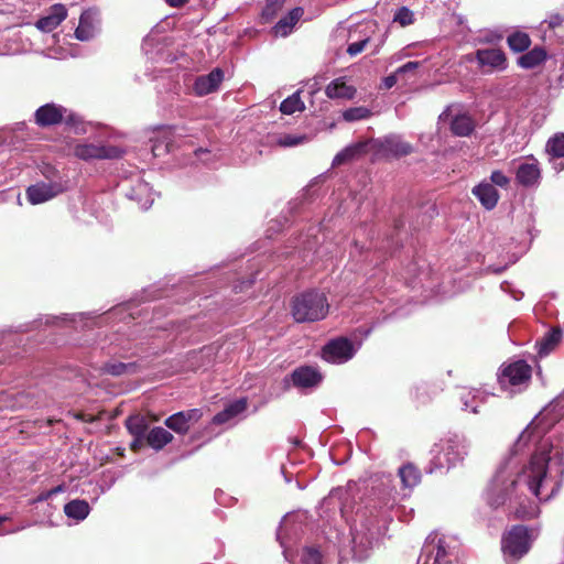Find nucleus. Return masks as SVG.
<instances>
[{
    "label": "nucleus",
    "instance_id": "1",
    "mask_svg": "<svg viewBox=\"0 0 564 564\" xmlns=\"http://www.w3.org/2000/svg\"><path fill=\"white\" fill-rule=\"evenodd\" d=\"M564 414V391L538 415L516 441L509 457L498 467L484 491L486 503L492 508L507 507L518 518L532 519L540 513L531 500L549 501L561 489L564 479L562 449L543 434L542 421Z\"/></svg>",
    "mask_w": 564,
    "mask_h": 564
},
{
    "label": "nucleus",
    "instance_id": "2",
    "mask_svg": "<svg viewBox=\"0 0 564 564\" xmlns=\"http://www.w3.org/2000/svg\"><path fill=\"white\" fill-rule=\"evenodd\" d=\"M398 475L402 484V491L397 490L393 477L390 474H377L371 478L370 506L384 517L392 511L400 501L408 497L406 490L414 488L421 480L420 470L412 464L399 468Z\"/></svg>",
    "mask_w": 564,
    "mask_h": 564
},
{
    "label": "nucleus",
    "instance_id": "3",
    "mask_svg": "<svg viewBox=\"0 0 564 564\" xmlns=\"http://www.w3.org/2000/svg\"><path fill=\"white\" fill-rule=\"evenodd\" d=\"M469 443L463 435H451L436 443L432 449L429 473H446L463 463L468 455Z\"/></svg>",
    "mask_w": 564,
    "mask_h": 564
},
{
    "label": "nucleus",
    "instance_id": "4",
    "mask_svg": "<svg viewBox=\"0 0 564 564\" xmlns=\"http://www.w3.org/2000/svg\"><path fill=\"white\" fill-rule=\"evenodd\" d=\"M328 302L324 293L311 291L296 296L292 304V315L299 323L323 319L328 313Z\"/></svg>",
    "mask_w": 564,
    "mask_h": 564
},
{
    "label": "nucleus",
    "instance_id": "5",
    "mask_svg": "<svg viewBox=\"0 0 564 564\" xmlns=\"http://www.w3.org/2000/svg\"><path fill=\"white\" fill-rule=\"evenodd\" d=\"M538 532L524 525H513L508 530L501 541V550L507 562H517L531 549Z\"/></svg>",
    "mask_w": 564,
    "mask_h": 564
},
{
    "label": "nucleus",
    "instance_id": "6",
    "mask_svg": "<svg viewBox=\"0 0 564 564\" xmlns=\"http://www.w3.org/2000/svg\"><path fill=\"white\" fill-rule=\"evenodd\" d=\"M445 536L430 535L423 546L417 564H458Z\"/></svg>",
    "mask_w": 564,
    "mask_h": 564
},
{
    "label": "nucleus",
    "instance_id": "7",
    "mask_svg": "<svg viewBox=\"0 0 564 564\" xmlns=\"http://www.w3.org/2000/svg\"><path fill=\"white\" fill-rule=\"evenodd\" d=\"M532 369L524 360H517L501 368L499 383L511 392L527 388L531 380Z\"/></svg>",
    "mask_w": 564,
    "mask_h": 564
},
{
    "label": "nucleus",
    "instance_id": "8",
    "mask_svg": "<svg viewBox=\"0 0 564 564\" xmlns=\"http://www.w3.org/2000/svg\"><path fill=\"white\" fill-rule=\"evenodd\" d=\"M380 529L377 525H368L361 523L360 528H356L352 533V551L358 560H364L368 556V552L373 549L378 542Z\"/></svg>",
    "mask_w": 564,
    "mask_h": 564
},
{
    "label": "nucleus",
    "instance_id": "9",
    "mask_svg": "<svg viewBox=\"0 0 564 564\" xmlns=\"http://www.w3.org/2000/svg\"><path fill=\"white\" fill-rule=\"evenodd\" d=\"M359 346L360 344L355 346L354 343L346 337H338L324 346L322 356L328 362L344 364L355 356Z\"/></svg>",
    "mask_w": 564,
    "mask_h": 564
},
{
    "label": "nucleus",
    "instance_id": "10",
    "mask_svg": "<svg viewBox=\"0 0 564 564\" xmlns=\"http://www.w3.org/2000/svg\"><path fill=\"white\" fill-rule=\"evenodd\" d=\"M123 151L113 145H102L95 143H77L74 148V154L80 160H107L117 159L122 155Z\"/></svg>",
    "mask_w": 564,
    "mask_h": 564
},
{
    "label": "nucleus",
    "instance_id": "11",
    "mask_svg": "<svg viewBox=\"0 0 564 564\" xmlns=\"http://www.w3.org/2000/svg\"><path fill=\"white\" fill-rule=\"evenodd\" d=\"M441 121H448L451 130L455 135L467 137L475 129V122L471 117L460 112L458 107L451 106L440 115Z\"/></svg>",
    "mask_w": 564,
    "mask_h": 564
},
{
    "label": "nucleus",
    "instance_id": "12",
    "mask_svg": "<svg viewBox=\"0 0 564 564\" xmlns=\"http://www.w3.org/2000/svg\"><path fill=\"white\" fill-rule=\"evenodd\" d=\"M65 189L66 186L61 182H40L28 187L26 196L32 205H37L54 198Z\"/></svg>",
    "mask_w": 564,
    "mask_h": 564
},
{
    "label": "nucleus",
    "instance_id": "13",
    "mask_svg": "<svg viewBox=\"0 0 564 564\" xmlns=\"http://www.w3.org/2000/svg\"><path fill=\"white\" fill-rule=\"evenodd\" d=\"M299 535V525L294 522L293 516H286L281 521L276 532V539L283 549V555L288 561L292 558L291 545Z\"/></svg>",
    "mask_w": 564,
    "mask_h": 564
},
{
    "label": "nucleus",
    "instance_id": "14",
    "mask_svg": "<svg viewBox=\"0 0 564 564\" xmlns=\"http://www.w3.org/2000/svg\"><path fill=\"white\" fill-rule=\"evenodd\" d=\"M203 413L199 409L177 412L165 420V425L177 434H185L192 425L199 421Z\"/></svg>",
    "mask_w": 564,
    "mask_h": 564
},
{
    "label": "nucleus",
    "instance_id": "15",
    "mask_svg": "<svg viewBox=\"0 0 564 564\" xmlns=\"http://www.w3.org/2000/svg\"><path fill=\"white\" fill-rule=\"evenodd\" d=\"M476 59L484 72L503 70L507 67L506 55L499 48L477 50Z\"/></svg>",
    "mask_w": 564,
    "mask_h": 564
},
{
    "label": "nucleus",
    "instance_id": "16",
    "mask_svg": "<svg viewBox=\"0 0 564 564\" xmlns=\"http://www.w3.org/2000/svg\"><path fill=\"white\" fill-rule=\"evenodd\" d=\"M378 152L384 156L399 158L412 152V145L404 142L399 135L391 134L376 141Z\"/></svg>",
    "mask_w": 564,
    "mask_h": 564
},
{
    "label": "nucleus",
    "instance_id": "17",
    "mask_svg": "<svg viewBox=\"0 0 564 564\" xmlns=\"http://www.w3.org/2000/svg\"><path fill=\"white\" fill-rule=\"evenodd\" d=\"M516 178L522 186H536L541 178V170L538 160L528 158L520 162L516 170Z\"/></svg>",
    "mask_w": 564,
    "mask_h": 564
},
{
    "label": "nucleus",
    "instance_id": "18",
    "mask_svg": "<svg viewBox=\"0 0 564 564\" xmlns=\"http://www.w3.org/2000/svg\"><path fill=\"white\" fill-rule=\"evenodd\" d=\"M66 115V108L55 104H46L35 111V121L41 127H48L62 122Z\"/></svg>",
    "mask_w": 564,
    "mask_h": 564
},
{
    "label": "nucleus",
    "instance_id": "19",
    "mask_svg": "<svg viewBox=\"0 0 564 564\" xmlns=\"http://www.w3.org/2000/svg\"><path fill=\"white\" fill-rule=\"evenodd\" d=\"M545 152L549 161L553 164L556 172L564 170V133L557 132L551 137L545 145Z\"/></svg>",
    "mask_w": 564,
    "mask_h": 564
},
{
    "label": "nucleus",
    "instance_id": "20",
    "mask_svg": "<svg viewBox=\"0 0 564 564\" xmlns=\"http://www.w3.org/2000/svg\"><path fill=\"white\" fill-rule=\"evenodd\" d=\"M223 79V70L220 68H215L209 74L196 78L194 84V91L198 96L208 95L217 90Z\"/></svg>",
    "mask_w": 564,
    "mask_h": 564
},
{
    "label": "nucleus",
    "instance_id": "21",
    "mask_svg": "<svg viewBox=\"0 0 564 564\" xmlns=\"http://www.w3.org/2000/svg\"><path fill=\"white\" fill-rule=\"evenodd\" d=\"M67 17V9L61 3L52 6L46 15L36 22V28L43 32L56 29Z\"/></svg>",
    "mask_w": 564,
    "mask_h": 564
},
{
    "label": "nucleus",
    "instance_id": "22",
    "mask_svg": "<svg viewBox=\"0 0 564 564\" xmlns=\"http://www.w3.org/2000/svg\"><path fill=\"white\" fill-rule=\"evenodd\" d=\"M292 382L297 388H313L322 381L321 372L311 366H304L292 372Z\"/></svg>",
    "mask_w": 564,
    "mask_h": 564
},
{
    "label": "nucleus",
    "instance_id": "23",
    "mask_svg": "<svg viewBox=\"0 0 564 564\" xmlns=\"http://www.w3.org/2000/svg\"><path fill=\"white\" fill-rule=\"evenodd\" d=\"M127 197L135 200L141 209H149L154 202V193L149 183L138 180L135 184L127 193Z\"/></svg>",
    "mask_w": 564,
    "mask_h": 564
},
{
    "label": "nucleus",
    "instance_id": "24",
    "mask_svg": "<svg viewBox=\"0 0 564 564\" xmlns=\"http://www.w3.org/2000/svg\"><path fill=\"white\" fill-rule=\"evenodd\" d=\"M98 13L94 10H86L80 14L79 24L75 30V36L79 41H89L96 33V17Z\"/></svg>",
    "mask_w": 564,
    "mask_h": 564
},
{
    "label": "nucleus",
    "instance_id": "25",
    "mask_svg": "<svg viewBox=\"0 0 564 564\" xmlns=\"http://www.w3.org/2000/svg\"><path fill=\"white\" fill-rule=\"evenodd\" d=\"M357 90L354 86L348 85L345 77L332 80L325 88V94L330 99H347L355 97Z\"/></svg>",
    "mask_w": 564,
    "mask_h": 564
},
{
    "label": "nucleus",
    "instance_id": "26",
    "mask_svg": "<svg viewBox=\"0 0 564 564\" xmlns=\"http://www.w3.org/2000/svg\"><path fill=\"white\" fill-rule=\"evenodd\" d=\"M473 194L480 204L488 210L496 207L499 194L495 186L490 183L482 182L473 188Z\"/></svg>",
    "mask_w": 564,
    "mask_h": 564
},
{
    "label": "nucleus",
    "instance_id": "27",
    "mask_svg": "<svg viewBox=\"0 0 564 564\" xmlns=\"http://www.w3.org/2000/svg\"><path fill=\"white\" fill-rule=\"evenodd\" d=\"M247 409V400L245 398L238 399L229 404L226 408L217 413L214 419V424H225L231 422L236 416L246 411Z\"/></svg>",
    "mask_w": 564,
    "mask_h": 564
},
{
    "label": "nucleus",
    "instance_id": "28",
    "mask_svg": "<svg viewBox=\"0 0 564 564\" xmlns=\"http://www.w3.org/2000/svg\"><path fill=\"white\" fill-rule=\"evenodd\" d=\"M367 141H358L352 143L345 149H343L339 153H337L333 160V165H341L346 162L355 160L367 152Z\"/></svg>",
    "mask_w": 564,
    "mask_h": 564
},
{
    "label": "nucleus",
    "instance_id": "29",
    "mask_svg": "<svg viewBox=\"0 0 564 564\" xmlns=\"http://www.w3.org/2000/svg\"><path fill=\"white\" fill-rule=\"evenodd\" d=\"M303 14V10L301 8H294L289 12L288 15L283 17L273 28L274 34L276 36H286L289 35L294 25L297 23L300 18Z\"/></svg>",
    "mask_w": 564,
    "mask_h": 564
},
{
    "label": "nucleus",
    "instance_id": "30",
    "mask_svg": "<svg viewBox=\"0 0 564 564\" xmlns=\"http://www.w3.org/2000/svg\"><path fill=\"white\" fill-rule=\"evenodd\" d=\"M561 339L562 332L560 329H552L551 332L546 333L545 336H543L541 340L536 343L539 356H547L551 351L555 349V347L560 344Z\"/></svg>",
    "mask_w": 564,
    "mask_h": 564
},
{
    "label": "nucleus",
    "instance_id": "31",
    "mask_svg": "<svg viewBox=\"0 0 564 564\" xmlns=\"http://www.w3.org/2000/svg\"><path fill=\"white\" fill-rule=\"evenodd\" d=\"M172 440L173 435L161 426L153 427L147 435L148 444L155 451L162 449L165 445L171 443Z\"/></svg>",
    "mask_w": 564,
    "mask_h": 564
},
{
    "label": "nucleus",
    "instance_id": "32",
    "mask_svg": "<svg viewBox=\"0 0 564 564\" xmlns=\"http://www.w3.org/2000/svg\"><path fill=\"white\" fill-rule=\"evenodd\" d=\"M64 512L68 518L82 521L89 514L90 507L87 501L75 499L64 506Z\"/></svg>",
    "mask_w": 564,
    "mask_h": 564
},
{
    "label": "nucleus",
    "instance_id": "33",
    "mask_svg": "<svg viewBox=\"0 0 564 564\" xmlns=\"http://www.w3.org/2000/svg\"><path fill=\"white\" fill-rule=\"evenodd\" d=\"M306 134L278 133L273 134L271 143L282 148H293L308 142Z\"/></svg>",
    "mask_w": 564,
    "mask_h": 564
},
{
    "label": "nucleus",
    "instance_id": "34",
    "mask_svg": "<svg viewBox=\"0 0 564 564\" xmlns=\"http://www.w3.org/2000/svg\"><path fill=\"white\" fill-rule=\"evenodd\" d=\"M546 53L543 48L534 47L518 58V64L525 69L534 68L544 62Z\"/></svg>",
    "mask_w": 564,
    "mask_h": 564
},
{
    "label": "nucleus",
    "instance_id": "35",
    "mask_svg": "<svg viewBox=\"0 0 564 564\" xmlns=\"http://www.w3.org/2000/svg\"><path fill=\"white\" fill-rule=\"evenodd\" d=\"M299 557L300 564H324L323 553L314 545L303 546Z\"/></svg>",
    "mask_w": 564,
    "mask_h": 564
},
{
    "label": "nucleus",
    "instance_id": "36",
    "mask_svg": "<svg viewBox=\"0 0 564 564\" xmlns=\"http://www.w3.org/2000/svg\"><path fill=\"white\" fill-rule=\"evenodd\" d=\"M305 109L304 102L301 100L300 90L295 91L280 105V111L284 115H293L296 111H303Z\"/></svg>",
    "mask_w": 564,
    "mask_h": 564
},
{
    "label": "nucleus",
    "instance_id": "37",
    "mask_svg": "<svg viewBox=\"0 0 564 564\" xmlns=\"http://www.w3.org/2000/svg\"><path fill=\"white\" fill-rule=\"evenodd\" d=\"M510 50L513 52H523L529 48L531 44L530 36L521 31H516L507 39Z\"/></svg>",
    "mask_w": 564,
    "mask_h": 564
},
{
    "label": "nucleus",
    "instance_id": "38",
    "mask_svg": "<svg viewBox=\"0 0 564 564\" xmlns=\"http://www.w3.org/2000/svg\"><path fill=\"white\" fill-rule=\"evenodd\" d=\"M126 426L130 434L135 438H142L147 431L145 420L140 415L130 416L126 421Z\"/></svg>",
    "mask_w": 564,
    "mask_h": 564
},
{
    "label": "nucleus",
    "instance_id": "39",
    "mask_svg": "<svg viewBox=\"0 0 564 564\" xmlns=\"http://www.w3.org/2000/svg\"><path fill=\"white\" fill-rule=\"evenodd\" d=\"M371 116V111L364 106L348 108L343 111L341 117L347 122H354L367 119Z\"/></svg>",
    "mask_w": 564,
    "mask_h": 564
},
{
    "label": "nucleus",
    "instance_id": "40",
    "mask_svg": "<svg viewBox=\"0 0 564 564\" xmlns=\"http://www.w3.org/2000/svg\"><path fill=\"white\" fill-rule=\"evenodd\" d=\"M393 22L402 28L409 26L415 22V14L408 7H401L393 14Z\"/></svg>",
    "mask_w": 564,
    "mask_h": 564
},
{
    "label": "nucleus",
    "instance_id": "41",
    "mask_svg": "<svg viewBox=\"0 0 564 564\" xmlns=\"http://www.w3.org/2000/svg\"><path fill=\"white\" fill-rule=\"evenodd\" d=\"M134 370L133 364L124 362H107L104 366V371L111 376H121L123 373H130Z\"/></svg>",
    "mask_w": 564,
    "mask_h": 564
},
{
    "label": "nucleus",
    "instance_id": "42",
    "mask_svg": "<svg viewBox=\"0 0 564 564\" xmlns=\"http://www.w3.org/2000/svg\"><path fill=\"white\" fill-rule=\"evenodd\" d=\"M479 398V392L476 390H469L464 393H462V402L464 405V410H470L473 413H477V406L478 402L477 399Z\"/></svg>",
    "mask_w": 564,
    "mask_h": 564
},
{
    "label": "nucleus",
    "instance_id": "43",
    "mask_svg": "<svg viewBox=\"0 0 564 564\" xmlns=\"http://www.w3.org/2000/svg\"><path fill=\"white\" fill-rule=\"evenodd\" d=\"M285 0H267L262 10V17L265 20H271L281 10Z\"/></svg>",
    "mask_w": 564,
    "mask_h": 564
},
{
    "label": "nucleus",
    "instance_id": "44",
    "mask_svg": "<svg viewBox=\"0 0 564 564\" xmlns=\"http://www.w3.org/2000/svg\"><path fill=\"white\" fill-rule=\"evenodd\" d=\"M420 65V62H408L406 64L399 67L395 72L400 78H405L409 75H414Z\"/></svg>",
    "mask_w": 564,
    "mask_h": 564
},
{
    "label": "nucleus",
    "instance_id": "45",
    "mask_svg": "<svg viewBox=\"0 0 564 564\" xmlns=\"http://www.w3.org/2000/svg\"><path fill=\"white\" fill-rule=\"evenodd\" d=\"M490 181L492 185H497L499 187H507L510 183V178L501 171H494L490 175Z\"/></svg>",
    "mask_w": 564,
    "mask_h": 564
},
{
    "label": "nucleus",
    "instance_id": "46",
    "mask_svg": "<svg viewBox=\"0 0 564 564\" xmlns=\"http://www.w3.org/2000/svg\"><path fill=\"white\" fill-rule=\"evenodd\" d=\"M151 149L154 156H161L169 152L170 143L164 138L162 141H155Z\"/></svg>",
    "mask_w": 564,
    "mask_h": 564
},
{
    "label": "nucleus",
    "instance_id": "47",
    "mask_svg": "<svg viewBox=\"0 0 564 564\" xmlns=\"http://www.w3.org/2000/svg\"><path fill=\"white\" fill-rule=\"evenodd\" d=\"M369 39H364L361 41H358V42H354L351 44L348 45L347 47V53L351 56H355L359 53H361L366 46V44L368 43Z\"/></svg>",
    "mask_w": 564,
    "mask_h": 564
},
{
    "label": "nucleus",
    "instance_id": "48",
    "mask_svg": "<svg viewBox=\"0 0 564 564\" xmlns=\"http://www.w3.org/2000/svg\"><path fill=\"white\" fill-rule=\"evenodd\" d=\"M399 79V75L397 74V72H394L393 74H390L389 76L383 78L382 86L384 89H390L398 83Z\"/></svg>",
    "mask_w": 564,
    "mask_h": 564
},
{
    "label": "nucleus",
    "instance_id": "49",
    "mask_svg": "<svg viewBox=\"0 0 564 564\" xmlns=\"http://www.w3.org/2000/svg\"><path fill=\"white\" fill-rule=\"evenodd\" d=\"M562 21L563 20L560 15H554V17L550 18L549 25H550V28L554 29V28L561 25Z\"/></svg>",
    "mask_w": 564,
    "mask_h": 564
},
{
    "label": "nucleus",
    "instance_id": "50",
    "mask_svg": "<svg viewBox=\"0 0 564 564\" xmlns=\"http://www.w3.org/2000/svg\"><path fill=\"white\" fill-rule=\"evenodd\" d=\"M51 498L50 491H44L41 495L37 496V498L34 500L35 502L45 501Z\"/></svg>",
    "mask_w": 564,
    "mask_h": 564
},
{
    "label": "nucleus",
    "instance_id": "51",
    "mask_svg": "<svg viewBox=\"0 0 564 564\" xmlns=\"http://www.w3.org/2000/svg\"><path fill=\"white\" fill-rule=\"evenodd\" d=\"M187 0H166V2L172 7H180L184 4Z\"/></svg>",
    "mask_w": 564,
    "mask_h": 564
},
{
    "label": "nucleus",
    "instance_id": "52",
    "mask_svg": "<svg viewBox=\"0 0 564 564\" xmlns=\"http://www.w3.org/2000/svg\"><path fill=\"white\" fill-rule=\"evenodd\" d=\"M48 491H50L51 497H52V496H54L56 494L63 492L64 491V487L62 485H59V486H56V487L50 489Z\"/></svg>",
    "mask_w": 564,
    "mask_h": 564
},
{
    "label": "nucleus",
    "instance_id": "53",
    "mask_svg": "<svg viewBox=\"0 0 564 564\" xmlns=\"http://www.w3.org/2000/svg\"><path fill=\"white\" fill-rule=\"evenodd\" d=\"M209 154V151L208 150H203V149H199L198 151H196V155L203 160L204 162H207V159H203V155H208Z\"/></svg>",
    "mask_w": 564,
    "mask_h": 564
},
{
    "label": "nucleus",
    "instance_id": "54",
    "mask_svg": "<svg viewBox=\"0 0 564 564\" xmlns=\"http://www.w3.org/2000/svg\"><path fill=\"white\" fill-rule=\"evenodd\" d=\"M140 440H141V438H137V440L134 441V443L132 444V446H133V447L138 446V442H139Z\"/></svg>",
    "mask_w": 564,
    "mask_h": 564
},
{
    "label": "nucleus",
    "instance_id": "55",
    "mask_svg": "<svg viewBox=\"0 0 564 564\" xmlns=\"http://www.w3.org/2000/svg\"><path fill=\"white\" fill-rule=\"evenodd\" d=\"M72 120H73V117H72L70 115H69V116H67V121L69 122V121H72Z\"/></svg>",
    "mask_w": 564,
    "mask_h": 564
}]
</instances>
